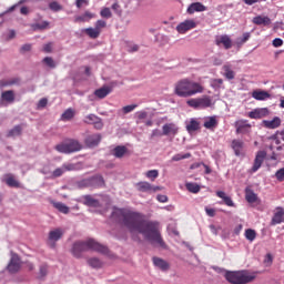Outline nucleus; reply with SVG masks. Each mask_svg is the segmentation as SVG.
Listing matches in <instances>:
<instances>
[{
  "mask_svg": "<svg viewBox=\"0 0 284 284\" xmlns=\"http://www.w3.org/2000/svg\"><path fill=\"white\" fill-rule=\"evenodd\" d=\"M112 219H115L120 225L126 227L131 234L138 232V234H142L153 245L165 247L158 222L146 221L143 214L130 209H115L112 212Z\"/></svg>",
  "mask_w": 284,
  "mask_h": 284,
  "instance_id": "f257e3e1",
  "label": "nucleus"
},
{
  "mask_svg": "<svg viewBox=\"0 0 284 284\" xmlns=\"http://www.w3.org/2000/svg\"><path fill=\"white\" fill-rule=\"evenodd\" d=\"M203 92H205V87L190 78H183L174 84V94L181 99H190V97H196Z\"/></svg>",
  "mask_w": 284,
  "mask_h": 284,
  "instance_id": "f03ea898",
  "label": "nucleus"
},
{
  "mask_svg": "<svg viewBox=\"0 0 284 284\" xmlns=\"http://www.w3.org/2000/svg\"><path fill=\"white\" fill-rule=\"evenodd\" d=\"M88 250L99 252L100 254H108V252H110L108 246L100 244L92 239L84 242H75L72 246L71 252L75 258H81V254H83V252H88Z\"/></svg>",
  "mask_w": 284,
  "mask_h": 284,
  "instance_id": "7ed1b4c3",
  "label": "nucleus"
},
{
  "mask_svg": "<svg viewBox=\"0 0 284 284\" xmlns=\"http://www.w3.org/2000/svg\"><path fill=\"white\" fill-rule=\"evenodd\" d=\"M225 278L232 284H247L252 283L256 275L250 274L247 271H229L225 273Z\"/></svg>",
  "mask_w": 284,
  "mask_h": 284,
  "instance_id": "20e7f679",
  "label": "nucleus"
},
{
  "mask_svg": "<svg viewBox=\"0 0 284 284\" xmlns=\"http://www.w3.org/2000/svg\"><path fill=\"white\" fill-rule=\"evenodd\" d=\"M54 150L60 152V154H74V152H81L83 150V144L79 140L69 139L55 145Z\"/></svg>",
  "mask_w": 284,
  "mask_h": 284,
  "instance_id": "39448f33",
  "label": "nucleus"
},
{
  "mask_svg": "<svg viewBox=\"0 0 284 284\" xmlns=\"http://www.w3.org/2000/svg\"><path fill=\"white\" fill-rule=\"evenodd\" d=\"M186 105L193 108V110H205L212 108V98H210V95L192 98L186 101Z\"/></svg>",
  "mask_w": 284,
  "mask_h": 284,
  "instance_id": "423d86ee",
  "label": "nucleus"
},
{
  "mask_svg": "<svg viewBox=\"0 0 284 284\" xmlns=\"http://www.w3.org/2000/svg\"><path fill=\"white\" fill-rule=\"evenodd\" d=\"M64 234H65V231H63V229H61V227H57V229L50 231L49 235H48L49 247L54 250L57 247V241H61V239H63Z\"/></svg>",
  "mask_w": 284,
  "mask_h": 284,
  "instance_id": "0eeeda50",
  "label": "nucleus"
},
{
  "mask_svg": "<svg viewBox=\"0 0 284 284\" xmlns=\"http://www.w3.org/2000/svg\"><path fill=\"white\" fill-rule=\"evenodd\" d=\"M81 185H83V187H104L105 180H103V176L101 175H94L92 178L83 180L81 182Z\"/></svg>",
  "mask_w": 284,
  "mask_h": 284,
  "instance_id": "6e6552de",
  "label": "nucleus"
},
{
  "mask_svg": "<svg viewBox=\"0 0 284 284\" xmlns=\"http://www.w3.org/2000/svg\"><path fill=\"white\" fill-rule=\"evenodd\" d=\"M7 270L10 272V274H17V272L21 270V258H19V255H11V260L7 266Z\"/></svg>",
  "mask_w": 284,
  "mask_h": 284,
  "instance_id": "1a4fd4ad",
  "label": "nucleus"
},
{
  "mask_svg": "<svg viewBox=\"0 0 284 284\" xmlns=\"http://www.w3.org/2000/svg\"><path fill=\"white\" fill-rule=\"evenodd\" d=\"M267 156V152L265 151H257L255 159H254V163L253 166L251 169V171L254 172H258V170H261V166L263 165V162L265 161Z\"/></svg>",
  "mask_w": 284,
  "mask_h": 284,
  "instance_id": "9d476101",
  "label": "nucleus"
},
{
  "mask_svg": "<svg viewBox=\"0 0 284 284\" xmlns=\"http://www.w3.org/2000/svg\"><path fill=\"white\" fill-rule=\"evenodd\" d=\"M138 192H161V186H154L150 182H138L135 184Z\"/></svg>",
  "mask_w": 284,
  "mask_h": 284,
  "instance_id": "9b49d317",
  "label": "nucleus"
},
{
  "mask_svg": "<svg viewBox=\"0 0 284 284\" xmlns=\"http://www.w3.org/2000/svg\"><path fill=\"white\" fill-rule=\"evenodd\" d=\"M194 28H196V22L194 20H185L176 27V31L180 34H185V32L194 30Z\"/></svg>",
  "mask_w": 284,
  "mask_h": 284,
  "instance_id": "f8f14e48",
  "label": "nucleus"
},
{
  "mask_svg": "<svg viewBox=\"0 0 284 284\" xmlns=\"http://www.w3.org/2000/svg\"><path fill=\"white\" fill-rule=\"evenodd\" d=\"M236 134H248L252 129V124L247 123V120H239L235 122Z\"/></svg>",
  "mask_w": 284,
  "mask_h": 284,
  "instance_id": "ddd939ff",
  "label": "nucleus"
},
{
  "mask_svg": "<svg viewBox=\"0 0 284 284\" xmlns=\"http://www.w3.org/2000/svg\"><path fill=\"white\" fill-rule=\"evenodd\" d=\"M215 45H223L225 50H230L232 48V38L227 34L216 36Z\"/></svg>",
  "mask_w": 284,
  "mask_h": 284,
  "instance_id": "4468645a",
  "label": "nucleus"
},
{
  "mask_svg": "<svg viewBox=\"0 0 284 284\" xmlns=\"http://www.w3.org/2000/svg\"><path fill=\"white\" fill-rule=\"evenodd\" d=\"M84 123H88L89 125H94L95 130H101L103 128V122L101 121V118L89 114L84 118Z\"/></svg>",
  "mask_w": 284,
  "mask_h": 284,
  "instance_id": "2eb2a0df",
  "label": "nucleus"
},
{
  "mask_svg": "<svg viewBox=\"0 0 284 284\" xmlns=\"http://www.w3.org/2000/svg\"><path fill=\"white\" fill-rule=\"evenodd\" d=\"M270 116V110L267 108H260L248 112L250 119H265Z\"/></svg>",
  "mask_w": 284,
  "mask_h": 284,
  "instance_id": "dca6fc26",
  "label": "nucleus"
},
{
  "mask_svg": "<svg viewBox=\"0 0 284 284\" xmlns=\"http://www.w3.org/2000/svg\"><path fill=\"white\" fill-rule=\"evenodd\" d=\"M162 134L164 136H168L170 134H173V136H176V134H179V128L174 123H166L162 126Z\"/></svg>",
  "mask_w": 284,
  "mask_h": 284,
  "instance_id": "f3484780",
  "label": "nucleus"
},
{
  "mask_svg": "<svg viewBox=\"0 0 284 284\" xmlns=\"http://www.w3.org/2000/svg\"><path fill=\"white\" fill-rule=\"evenodd\" d=\"M84 143L88 148H97L101 143V134L88 135L84 140Z\"/></svg>",
  "mask_w": 284,
  "mask_h": 284,
  "instance_id": "a211bd4d",
  "label": "nucleus"
},
{
  "mask_svg": "<svg viewBox=\"0 0 284 284\" xmlns=\"http://www.w3.org/2000/svg\"><path fill=\"white\" fill-rule=\"evenodd\" d=\"M262 123L267 130H276V128H281L282 121L281 118L275 116L273 120H263Z\"/></svg>",
  "mask_w": 284,
  "mask_h": 284,
  "instance_id": "6ab92c4d",
  "label": "nucleus"
},
{
  "mask_svg": "<svg viewBox=\"0 0 284 284\" xmlns=\"http://www.w3.org/2000/svg\"><path fill=\"white\" fill-rule=\"evenodd\" d=\"M207 10V7H205L201 2H193L186 9L187 14H194V12H205Z\"/></svg>",
  "mask_w": 284,
  "mask_h": 284,
  "instance_id": "aec40b11",
  "label": "nucleus"
},
{
  "mask_svg": "<svg viewBox=\"0 0 284 284\" xmlns=\"http://www.w3.org/2000/svg\"><path fill=\"white\" fill-rule=\"evenodd\" d=\"M276 210L272 217V225H281V223H284V209L278 206Z\"/></svg>",
  "mask_w": 284,
  "mask_h": 284,
  "instance_id": "412c9836",
  "label": "nucleus"
},
{
  "mask_svg": "<svg viewBox=\"0 0 284 284\" xmlns=\"http://www.w3.org/2000/svg\"><path fill=\"white\" fill-rule=\"evenodd\" d=\"M153 265L155 267H159V270H161L162 272H168V270H170V263H168L165 260L161 258V257H153Z\"/></svg>",
  "mask_w": 284,
  "mask_h": 284,
  "instance_id": "4be33fe9",
  "label": "nucleus"
},
{
  "mask_svg": "<svg viewBox=\"0 0 284 284\" xmlns=\"http://www.w3.org/2000/svg\"><path fill=\"white\" fill-rule=\"evenodd\" d=\"M94 17H97V14H94L90 11H85L82 16L74 17V23H85V22L90 21L91 19H94Z\"/></svg>",
  "mask_w": 284,
  "mask_h": 284,
  "instance_id": "5701e85b",
  "label": "nucleus"
},
{
  "mask_svg": "<svg viewBox=\"0 0 284 284\" xmlns=\"http://www.w3.org/2000/svg\"><path fill=\"white\" fill-rule=\"evenodd\" d=\"M115 159H123L128 154V148L125 145H118L112 151Z\"/></svg>",
  "mask_w": 284,
  "mask_h": 284,
  "instance_id": "b1692460",
  "label": "nucleus"
},
{
  "mask_svg": "<svg viewBox=\"0 0 284 284\" xmlns=\"http://www.w3.org/2000/svg\"><path fill=\"white\" fill-rule=\"evenodd\" d=\"M252 98L256 101H267V99H271L272 95L267 91H253Z\"/></svg>",
  "mask_w": 284,
  "mask_h": 284,
  "instance_id": "393cba45",
  "label": "nucleus"
},
{
  "mask_svg": "<svg viewBox=\"0 0 284 284\" xmlns=\"http://www.w3.org/2000/svg\"><path fill=\"white\" fill-rule=\"evenodd\" d=\"M51 205H53L58 212H61V214H70V207L62 202L51 201Z\"/></svg>",
  "mask_w": 284,
  "mask_h": 284,
  "instance_id": "a878e982",
  "label": "nucleus"
},
{
  "mask_svg": "<svg viewBox=\"0 0 284 284\" xmlns=\"http://www.w3.org/2000/svg\"><path fill=\"white\" fill-rule=\"evenodd\" d=\"M243 141L241 140H233L231 143V148L235 153V156H239L241 154V152H243Z\"/></svg>",
  "mask_w": 284,
  "mask_h": 284,
  "instance_id": "bb28decb",
  "label": "nucleus"
},
{
  "mask_svg": "<svg viewBox=\"0 0 284 284\" xmlns=\"http://www.w3.org/2000/svg\"><path fill=\"white\" fill-rule=\"evenodd\" d=\"M84 205H88L89 207H101V202H99V200L94 199L92 195H85Z\"/></svg>",
  "mask_w": 284,
  "mask_h": 284,
  "instance_id": "cd10ccee",
  "label": "nucleus"
},
{
  "mask_svg": "<svg viewBox=\"0 0 284 284\" xmlns=\"http://www.w3.org/2000/svg\"><path fill=\"white\" fill-rule=\"evenodd\" d=\"M253 23L255 26H270L272 23V20L270 19V17L257 16L253 18Z\"/></svg>",
  "mask_w": 284,
  "mask_h": 284,
  "instance_id": "c85d7f7f",
  "label": "nucleus"
},
{
  "mask_svg": "<svg viewBox=\"0 0 284 284\" xmlns=\"http://www.w3.org/2000/svg\"><path fill=\"white\" fill-rule=\"evenodd\" d=\"M216 196H219V199H222L227 207H234V201H232V197L227 196L225 192L217 191Z\"/></svg>",
  "mask_w": 284,
  "mask_h": 284,
  "instance_id": "c756f323",
  "label": "nucleus"
},
{
  "mask_svg": "<svg viewBox=\"0 0 284 284\" xmlns=\"http://www.w3.org/2000/svg\"><path fill=\"white\" fill-rule=\"evenodd\" d=\"M245 199H246L247 203H256V201H258V196L250 187L245 189Z\"/></svg>",
  "mask_w": 284,
  "mask_h": 284,
  "instance_id": "7c9ffc66",
  "label": "nucleus"
},
{
  "mask_svg": "<svg viewBox=\"0 0 284 284\" xmlns=\"http://www.w3.org/2000/svg\"><path fill=\"white\" fill-rule=\"evenodd\" d=\"M75 114H77V112L74 111V109L69 108L62 113L61 121H72V119H74Z\"/></svg>",
  "mask_w": 284,
  "mask_h": 284,
  "instance_id": "2f4dec72",
  "label": "nucleus"
},
{
  "mask_svg": "<svg viewBox=\"0 0 284 284\" xmlns=\"http://www.w3.org/2000/svg\"><path fill=\"white\" fill-rule=\"evenodd\" d=\"M216 125H219L216 116H210L204 121V128H206V130H214Z\"/></svg>",
  "mask_w": 284,
  "mask_h": 284,
  "instance_id": "473e14b6",
  "label": "nucleus"
},
{
  "mask_svg": "<svg viewBox=\"0 0 284 284\" xmlns=\"http://www.w3.org/2000/svg\"><path fill=\"white\" fill-rule=\"evenodd\" d=\"M222 70H224V77L229 81H232L236 77V73L232 70V67L230 64H224Z\"/></svg>",
  "mask_w": 284,
  "mask_h": 284,
  "instance_id": "72a5a7b5",
  "label": "nucleus"
},
{
  "mask_svg": "<svg viewBox=\"0 0 284 284\" xmlns=\"http://www.w3.org/2000/svg\"><path fill=\"white\" fill-rule=\"evenodd\" d=\"M1 101H6V103H12L14 101V91L8 90L2 92Z\"/></svg>",
  "mask_w": 284,
  "mask_h": 284,
  "instance_id": "f704fd0d",
  "label": "nucleus"
},
{
  "mask_svg": "<svg viewBox=\"0 0 284 284\" xmlns=\"http://www.w3.org/2000/svg\"><path fill=\"white\" fill-rule=\"evenodd\" d=\"M111 90L109 87H103L100 88L98 90L94 91L95 97H98V99H105V97H108V94H110Z\"/></svg>",
  "mask_w": 284,
  "mask_h": 284,
  "instance_id": "c9c22d12",
  "label": "nucleus"
},
{
  "mask_svg": "<svg viewBox=\"0 0 284 284\" xmlns=\"http://www.w3.org/2000/svg\"><path fill=\"white\" fill-rule=\"evenodd\" d=\"M22 133H23V126H21V125L19 124V125L13 126V128L8 132L7 136H11V138L21 136Z\"/></svg>",
  "mask_w": 284,
  "mask_h": 284,
  "instance_id": "e433bc0d",
  "label": "nucleus"
},
{
  "mask_svg": "<svg viewBox=\"0 0 284 284\" xmlns=\"http://www.w3.org/2000/svg\"><path fill=\"white\" fill-rule=\"evenodd\" d=\"M185 187L192 194H199L201 192V185H199L197 183L189 182L185 184Z\"/></svg>",
  "mask_w": 284,
  "mask_h": 284,
  "instance_id": "4c0bfd02",
  "label": "nucleus"
},
{
  "mask_svg": "<svg viewBox=\"0 0 284 284\" xmlns=\"http://www.w3.org/2000/svg\"><path fill=\"white\" fill-rule=\"evenodd\" d=\"M270 139L275 142V145H281V141H284V130L276 131Z\"/></svg>",
  "mask_w": 284,
  "mask_h": 284,
  "instance_id": "58836bf2",
  "label": "nucleus"
},
{
  "mask_svg": "<svg viewBox=\"0 0 284 284\" xmlns=\"http://www.w3.org/2000/svg\"><path fill=\"white\" fill-rule=\"evenodd\" d=\"M85 34H88V37H90V39H99V37H101V33L94 28H87L84 30Z\"/></svg>",
  "mask_w": 284,
  "mask_h": 284,
  "instance_id": "ea45409f",
  "label": "nucleus"
},
{
  "mask_svg": "<svg viewBox=\"0 0 284 284\" xmlns=\"http://www.w3.org/2000/svg\"><path fill=\"white\" fill-rule=\"evenodd\" d=\"M244 236L246 241H250L251 243L256 240V231L253 229H246Z\"/></svg>",
  "mask_w": 284,
  "mask_h": 284,
  "instance_id": "a19ab883",
  "label": "nucleus"
},
{
  "mask_svg": "<svg viewBox=\"0 0 284 284\" xmlns=\"http://www.w3.org/2000/svg\"><path fill=\"white\" fill-rule=\"evenodd\" d=\"M88 265H90V267H93V268H99L103 266V262H101V260L97 257H91L88 260Z\"/></svg>",
  "mask_w": 284,
  "mask_h": 284,
  "instance_id": "79ce46f5",
  "label": "nucleus"
},
{
  "mask_svg": "<svg viewBox=\"0 0 284 284\" xmlns=\"http://www.w3.org/2000/svg\"><path fill=\"white\" fill-rule=\"evenodd\" d=\"M200 128V124H199V121L192 119L190 121V123L186 125V130L187 132H196V130H199Z\"/></svg>",
  "mask_w": 284,
  "mask_h": 284,
  "instance_id": "37998d69",
  "label": "nucleus"
},
{
  "mask_svg": "<svg viewBox=\"0 0 284 284\" xmlns=\"http://www.w3.org/2000/svg\"><path fill=\"white\" fill-rule=\"evenodd\" d=\"M6 183L9 185V187H20L19 181H17L12 175H9L6 179Z\"/></svg>",
  "mask_w": 284,
  "mask_h": 284,
  "instance_id": "c03bdc74",
  "label": "nucleus"
},
{
  "mask_svg": "<svg viewBox=\"0 0 284 284\" xmlns=\"http://www.w3.org/2000/svg\"><path fill=\"white\" fill-rule=\"evenodd\" d=\"M192 156V153H178L172 156L171 161H183V159H190Z\"/></svg>",
  "mask_w": 284,
  "mask_h": 284,
  "instance_id": "a18cd8bd",
  "label": "nucleus"
},
{
  "mask_svg": "<svg viewBox=\"0 0 284 284\" xmlns=\"http://www.w3.org/2000/svg\"><path fill=\"white\" fill-rule=\"evenodd\" d=\"M49 8L50 10H52V12H61V10H63V6H61L57 1H52L51 3H49Z\"/></svg>",
  "mask_w": 284,
  "mask_h": 284,
  "instance_id": "49530a36",
  "label": "nucleus"
},
{
  "mask_svg": "<svg viewBox=\"0 0 284 284\" xmlns=\"http://www.w3.org/2000/svg\"><path fill=\"white\" fill-rule=\"evenodd\" d=\"M100 17H102V19H112V11L110 8L105 7L100 11Z\"/></svg>",
  "mask_w": 284,
  "mask_h": 284,
  "instance_id": "de8ad7c7",
  "label": "nucleus"
},
{
  "mask_svg": "<svg viewBox=\"0 0 284 284\" xmlns=\"http://www.w3.org/2000/svg\"><path fill=\"white\" fill-rule=\"evenodd\" d=\"M145 176L146 179L154 181L155 179H159V170H150L145 173Z\"/></svg>",
  "mask_w": 284,
  "mask_h": 284,
  "instance_id": "09e8293b",
  "label": "nucleus"
},
{
  "mask_svg": "<svg viewBox=\"0 0 284 284\" xmlns=\"http://www.w3.org/2000/svg\"><path fill=\"white\" fill-rule=\"evenodd\" d=\"M98 32L101 34V31L103 30V28H108V22H105L104 20H98L95 22V27H94Z\"/></svg>",
  "mask_w": 284,
  "mask_h": 284,
  "instance_id": "8fccbe9b",
  "label": "nucleus"
},
{
  "mask_svg": "<svg viewBox=\"0 0 284 284\" xmlns=\"http://www.w3.org/2000/svg\"><path fill=\"white\" fill-rule=\"evenodd\" d=\"M42 61L43 63H45V65H48V68H57V62H54V59H52L51 57H45Z\"/></svg>",
  "mask_w": 284,
  "mask_h": 284,
  "instance_id": "3c124183",
  "label": "nucleus"
},
{
  "mask_svg": "<svg viewBox=\"0 0 284 284\" xmlns=\"http://www.w3.org/2000/svg\"><path fill=\"white\" fill-rule=\"evenodd\" d=\"M136 108H138L136 104L125 105L122 108V112H123V114H130V112H134V110H136Z\"/></svg>",
  "mask_w": 284,
  "mask_h": 284,
  "instance_id": "603ef678",
  "label": "nucleus"
},
{
  "mask_svg": "<svg viewBox=\"0 0 284 284\" xmlns=\"http://www.w3.org/2000/svg\"><path fill=\"white\" fill-rule=\"evenodd\" d=\"M62 170H64V172H74V170H77V164L65 163L62 165Z\"/></svg>",
  "mask_w": 284,
  "mask_h": 284,
  "instance_id": "864d4df0",
  "label": "nucleus"
},
{
  "mask_svg": "<svg viewBox=\"0 0 284 284\" xmlns=\"http://www.w3.org/2000/svg\"><path fill=\"white\" fill-rule=\"evenodd\" d=\"M63 174H65V171L63 170V166L55 169L52 172V176L53 179H59V176H63Z\"/></svg>",
  "mask_w": 284,
  "mask_h": 284,
  "instance_id": "5fc2aeb1",
  "label": "nucleus"
},
{
  "mask_svg": "<svg viewBox=\"0 0 284 284\" xmlns=\"http://www.w3.org/2000/svg\"><path fill=\"white\" fill-rule=\"evenodd\" d=\"M48 26H50V22L43 21L42 23L34 24L33 29L34 30H45V28H48Z\"/></svg>",
  "mask_w": 284,
  "mask_h": 284,
  "instance_id": "6e6d98bb",
  "label": "nucleus"
},
{
  "mask_svg": "<svg viewBox=\"0 0 284 284\" xmlns=\"http://www.w3.org/2000/svg\"><path fill=\"white\" fill-rule=\"evenodd\" d=\"M275 179H277V181H280V183H282V181H284V168L276 171Z\"/></svg>",
  "mask_w": 284,
  "mask_h": 284,
  "instance_id": "4d7b16f0",
  "label": "nucleus"
},
{
  "mask_svg": "<svg viewBox=\"0 0 284 284\" xmlns=\"http://www.w3.org/2000/svg\"><path fill=\"white\" fill-rule=\"evenodd\" d=\"M135 116L139 121H143V119H148V113L145 111H139L135 113Z\"/></svg>",
  "mask_w": 284,
  "mask_h": 284,
  "instance_id": "13d9d810",
  "label": "nucleus"
},
{
  "mask_svg": "<svg viewBox=\"0 0 284 284\" xmlns=\"http://www.w3.org/2000/svg\"><path fill=\"white\" fill-rule=\"evenodd\" d=\"M48 105V100L45 98H42L39 102H38V110H43V108H45Z\"/></svg>",
  "mask_w": 284,
  "mask_h": 284,
  "instance_id": "bf43d9fd",
  "label": "nucleus"
},
{
  "mask_svg": "<svg viewBox=\"0 0 284 284\" xmlns=\"http://www.w3.org/2000/svg\"><path fill=\"white\" fill-rule=\"evenodd\" d=\"M9 83H10L11 87L12 85H20L21 84V79H19V78H11V79H9Z\"/></svg>",
  "mask_w": 284,
  "mask_h": 284,
  "instance_id": "052dcab7",
  "label": "nucleus"
},
{
  "mask_svg": "<svg viewBox=\"0 0 284 284\" xmlns=\"http://www.w3.org/2000/svg\"><path fill=\"white\" fill-rule=\"evenodd\" d=\"M273 45H274V48H281V45H283V39H281V38H275V39L273 40Z\"/></svg>",
  "mask_w": 284,
  "mask_h": 284,
  "instance_id": "680f3d73",
  "label": "nucleus"
},
{
  "mask_svg": "<svg viewBox=\"0 0 284 284\" xmlns=\"http://www.w3.org/2000/svg\"><path fill=\"white\" fill-rule=\"evenodd\" d=\"M205 212H206L207 216H211V217L216 216V210H214V209L205 207Z\"/></svg>",
  "mask_w": 284,
  "mask_h": 284,
  "instance_id": "e2e57ef3",
  "label": "nucleus"
},
{
  "mask_svg": "<svg viewBox=\"0 0 284 284\" xmlns=\"http://www.w3.org/2000/svg\"><path fill=\"white\" fill-rule=\"evenodd\" d=\"M10 79L7 80H0V89L1 88H10Z\"/></svg>",
  "mask_w": 284,
  "mask_h": 284,
  "instance_id": "0e129e2a",
  "label": "nucleus"
},
{
  "mask_svg": "<svg viewBox=\"0 0 284 284\" xmlns=\"http://www.w3.org/2000/svg\"><path fill=\"white\" fill-rule=\"evenodd\" d=\"M48 274V266L47 265H42L40 266V276H45Z\"/></svg>",
  "mask_w": 284,
  "mask_h": 284,
  "instance_id": "69168bd1",
  "label": "nucleus"
},
{
  "mask_svg": "<svg viewBox=\"0 0 284 284\" xmlns=\"http://www.w3.org/2000/svg\"><path fill=\"white\" fill-rule=\"evenodd\" d=\"M43 52H47V53L52 52V42L44 44Z\"/></svg>",
  "mask_w": 284,
  "mask_h": 284,
  "instance_id": "338daca9",
  "label": "nucleus"
},
{
  "mask_svg": "<svg viewBox=\"0 0 284 284\" xmlns=\"http://www.w3.org/2000/svg\"><path fill=\"white\" fill-rule=\"evenodd\" d=\"M156 200L160 202V203H168V195H158L156 196Z\"/></svg>",
  "mask_w": 284,
  "mask_h": 284,
  "instance_id": "774afa93",
  "label": "nucleus"
}]
</instances>
